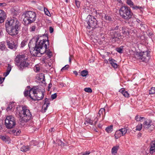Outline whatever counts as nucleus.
<instances>
[{
    "label": "nucleus",
    "mask_w": 155,
    "mask_h": 155,
    "mask_svg": "<svg viewBox=\"0 0 155 155\" xmlns=\"http://www.w3.org/2000/svg\"><path fill=\"white\" fill-rule=\"evenodd\" d=\"M88 74V71L86 70H83L81 72V75L83 77H85Z\"/></svg>",
    "instance_id": "nucleus-27"
},
{
    "label": "nucleus",
    "mask_w": 155,
    "mask_h": 155,
    "mask_svg": "<svg viewBox=\"0 0 155 155\" xmlns=\"http://www.w3.org/2000/svg\"><path fill=\"white\" fill-rule=\"evenodd\" d=\"M29 91L28 90L25 91L24 92V95L26 97L29 95Z\"/></svg>",
    "instance_id": "nucleus-48"
},
{
    "label": "nucleus",
    "mask_w": 155,
    "mask_h": 155,
    "mask_svg": "<svg viewBox=\"0 0 155 155\" xmlns=\"http://www.w3.org/2000/svg\"><path fill=\"white\" fill-rule=\"evenodd\" d=\"M150 51L147 50L145 51H142L136 54V57L140 61L147 62L150 58Z\"/></svg>",
    "instance_id": "nucleus-8"
},
{
    "label": "nucleus",
    "mask_w": 155,
    "mask_h": 155,
    "mask_svg": "<svg viewBox=\"0 0 155 155\" xmlns=\"http://www.w3.org/2000/svg\"><path fill=\"white\" fill-rule=\"evenodd\" d=\"M143 127V124H138L136 127V128L135 130L136 131H140Z\"/></svg>",
    "instance_id": "nucleus-25"
},
{
    "label": "nucleus",
    "mask_w": 155,
    "mask_h": 155,
    "mask_svg": "<svg viewBox=\"0 0 155 155\" xmlns=\"http://www.w3.org/2000/svg\"><path fill=\"white\" fill-rule=\"evenodd\" d=\"M57 97V93H54V94H52L51 96V97L52 99L54 100Z\"/></svg>",
    "instance_id": "nucleus-44"
},
{
    "label": "nucleus",
    "mask_w": 155,
    "mask_h": 155,
    "mask_svg": "<svg viewBox=\"0 0 155 155\" xmlns=\"http://www.w3.org/2000/svg\"><path fill=\"white\" fill-rule=\"evenodd\" d=\"M37 38H36L35 41V39L34 38H33L30 40L28 44V46H29V48H30L31 47L32 44V43L33 42V41H35V42L36 41H37L36 39Z\"/></svg>",
    "instance_id": "nucleus-28"
},
{
    "label": "nucleus",
    "mask_w": 155,
    "mask_h": 155,
    "mask_svg": "<svg viewBox=\"0 0 155 155\" xmlns=\"http://www.w3.org/2000/svg\"><path fill=\"white\" fill-rule=\"evenodd\" d=\"M7 45L8 48L11 49L15 50L17 47V44L14 42L13 39L12 38H8L6 40Z\"/></svg>",
    "instance_id": "nucleus-12"
},
{
    "label": "nucleus",
    "mask_w": 155,
    "mask_h": 155,
    "mask_svg": "<svg viewBox=\"0 0 155 155\" xmlns=\"http://www.w3.org/2000/svg\"><path fill=\"white\" fill-rule=\"evenodd\" d=\"M5 14L4 12L0 10V23L3 22L5 18Z\"/></svg>",
    "instance_id": "nucleus-17"
},
{
    "label": "nucleus",
    "mask_w": 155,
    "mask_h": 155,
    "mask_svg": "<svg viewBox=\"0 0 155 155\" xmlns=\"http://www.w3.org/2000/svg\"><path fill=\"white\" fill-rule=\"evenodd\" d=\"M42 36L37 38L35 41V46L34 49L30 51L31 54L35 57H41L46 51V49L49 47V42L47 37V39H42Z\"/></svg>",
    "instance_id": "nucleus-1"
},
{
    "label": "nucleus",
    "mask_w": 155,
    "mask_h": 155,
    "mask_svg": "<svg viewBox=\"0 0 155 155\" xmlns=\"http://www.w3.org/2000/svg\"><path fill=\"white\" fill-rule=\"evenodd\" d=\"M36 28V27L35 25H32L30 27L29 31L30 32H33L35 31Z\"/></svg>",
    "instance_id": "nucleus-32"
},
{
    "label": "nucleus",
    "mask_w": 155,
    "mask_h": 155,
    "mask_svg": "<svg viewBox=\"0 0 155 155\" xmlns=\"http://www.w3.org/2000/svg\"><path fill=\"white\" fill-rule=\"evenodd\" d=\"M20 24L16 18H12L8 19L5 22L6 30L12 36H15L18 33L20 29Z\"/></svg>",
    "instance_id": "nucleus-2"
},
{
    "label": "nucleus",
    "mask_w": 155,
    "mask_h": 155,
    "mask_svg": "<svg viewBox=\"0 0 155 155\" xmlns=\"http://www.w3.org/2000/svg\"><path fill=\"white\" fill-rule=\"evenodd\" d=\"M143 125V127L145 129L150 128V130H152L155 128L154 125L152 124L151 120L150 119L144 120Z\"/></svg>",
    "instance_id": "nucleus-11"
},
{
    "label": "nucleus",
    "mask_w": 155,
    "mask_h": 155,
    "mask_svg": "<svg viewBox=\"0 0 155 155\" xmlns=\"http://www.w3.org/2000/svg\"><path fill=\"white\" fill-rule=\"evenodd\" d=\"M108 61L111 64V66L113 67L114 68L116 69L117 68V61L112 58H110Z\"/></svg>",
    "instance_id": "nucleus-16"
},
{
    "label": "nucleus",
    "mask_w": 155,
    "mask_h": 155,
    "mask_svg": "<svg viewBox=\"0 0 155 155\" xmlns=\"http://www.w3.org/2000/svg\"><path fill=\"white\" fill-rule=\"evenodd\" d=\"M123 47L121 46L119 48H116V51L118 53H121L123 52L122 51Z\"/></svg>",
    "instance_id": "nucleus-34"
},
{
    "label": "nucleus",
    "mask_w": 155,
    "mask_h": 155,
    "mask_svg": "<svg viewBox=\"0 0 155 155\" xmlns=\"http://www.w3.org/2000/svg\"><path fill=\"white\" fill-rule=\"evenodd\" d=\"M45 103L44 104V105H43V107H42V109H43L44 108V112H45L46 110H47V108H48V107H44V106L45 105V104H46V102L47 101H48V99L47 98H46L45 99Z\"/></svg>",
    "instance_id": "nucleus-38"
},
{
    "label": "nucleus",
    "mask_w": 155,
    "mask_h": 155,
    "mask_svg": "<svg viewBox=\"0 0 155 155\" xmlns=\"http://www.w3.org/2000/svg\"><path fill=\"white\" fill-rule=\"evenodd\" d=\"M60 85H61V86L62 87H64V84H63V83H60Z\"/></svg>",
    "instance_id": "nucleus-64"
},
{
    "label": "nucleus",
    "mask_w": 155,
    "mask_h": 155,
    "mask_svg": "<svg viewBox=\"0 0 155 155\" xmlns=\"http://www.w3.org/2000/svg\"><path fill=\"white\" fill-rule=\"evenodd\" d=\"M44 92L36 87H34L29 91V97L34 100H40L44 97Z\"/></svg>",
    "instance_id": "nucleus-4"
},
{
    "label": "nucleus",
    "mask_w": 155,
    "mask_h": 155,
    "mask_svg": "<svg viewBox=\"0 0 155 155\" xmlns=\"http://www.w3.org/2000/svg\"><path fill=\"white\" fill-rule=\"evenodd\" d=\"M27 60L22 59L15 58V64L18 66L20 70H22L23 68L28 67L29 64L27 61Z\"/></svg>",
    "instance_id": "nucleus-10"
},
{
    "label": "nucleus",
    "mask_w": 155,
    "mask_h": 155,
    "mask_svg": "<svg viewBox=\"0 0 155 155\" xmlns=\"http://www.w3.org/2000/svg\"><path fill=\"white\" fill-rule=\"evenodd\" d=\"M76 5L78 8H79L80 6V2L79 1L75 0Z\"/></svg>",
    "instance_id": "nucleus-47"
},
{
    "label": "nucleus",
    "mask_w": 155,
    "mask_h": 155,
    "mask_svg": "<svg viewBox=\"0 0 155 155\" xmlns=\"http://www.w3.org/2000/svg\"><path fill=\"white\" fill-rule=\"evenodd\" d=\"M127 3L131 7L134 6V3L131 0H127Z\"/></svg>",
    "instance_id": "nucleus-33"
},
{
    "label": "nucleus",
    "mask_w": 155,
    "mask_h": 155,
    "mask_svg": "<svg viewBox=\"0 0 155 155\" xmlns=\"http://www.w3.org/2000/svg\"><path fill=\"white\" fill-rule=\"evenodd\" d=\"M104 18L105 19L109 21H111L112 20V18L111 17L106 15H105Z\"/></svg>",
    "instance_id": "nucleus-30"
},
{
    "label": "nucleus",
    "mask_w": 155,
    "mask_h": 155,
    "mask_svg": "<svg viewBox=\"0 0 155 155\" xmlns=\"http://www.w3.org/2000/svg\"><path fill=\"white\" fill-rule=\"evenodd\" d=\"M73 73L75 74L76 75H77L78 74V72H77V71H73Z\"/></svg>",
    "instance_id": "nucleus-59"
},
{
    "label": "nucleus",
    "mask_w": 155,
    "mask_h": 155,
    "mask_svg": "<svg viewBox=\"0 0 155 155\" xmlns=\"http://www.w3.org/2000/svg\"><path fill=\"white\" fill-rule=\"evenodd\" d=\"M133 8L134 9H140V10L141 11H142L141 9H142V8L140 6H135L133 7Z\"/></svg>",
    "instance_id": "nucleus-45"
},
{
    "label": "nucleus",
    "mask_w": 155,
    "mask_h": 155,
    "mask_svg": "<svg viewBox=\"0 0 155 155\" xmlns=\"http://www.w3.org/2000/svg\"><path fill=\"white\" fill-rule=\"evenodd\" d=\"M89 124L92 125L94 124L93 121L90 118H88L84 122V124L86 125L87 124Z\"/></svg>",
    "instance_id": "nucleus-26"
},
{
    "label": "nucleus",
    "mask_w": 155,
    "mask_h": 155,
    "mask_svg": "<svg viewBox=\"0 0 155 155\" xmlns=\"http://www.w3.org/2000/svg\"><path fill=\"white\" fill-rule=\"evenodd\" d=\"M118 146H114L111 150V153L113 154H115L117 153L118 150Z\"/></svg>",
    "instance_id": "nucleus-20"
},
{
    "label": "nucleus",
    "mask_w": 155,
    "mask_h": 155,
    "mask_svg": "<svg viewBox=\"0 0 155 155\" xmlns=\"http://www.w3.org/2000/svg\"><path fill=\"white\" fill-rule=\"evenodd\" d=\"M105 110L104 108H101L100 109L99 112L97 114V117H100L101 114H103V113L104 112V115H105Z\"/></svg>",
    "instance_id": "nucleus-23"
},
{
    "label": "nucleus",
    "mask_w": 155,
    "mask_h": 155,
    "mask_svg": "<svg viewBox=\"0 0 155 155\" xmlns=\"http://www.w3.org/2000/svg\"><path fill=\"white\" fill-rule=\"evenodd\" d=\"M97 21L94 17L92 15H89L87 18L86 22L87 24V28L92 29H94L98 26Z\"/></svg>",
    "instance_id": "nucleus-7"
},
{
    "label": "nucleus",
    "mask_w": 155,
    "mask_h": 155,
    "mask_svg": "<svg viewBox=\"0 0 155 155\" xmlns=\"http://www.w3.org/2000/svg\"><path fill=\"white\" fill-rule=\"evenodd\" d=\"M6 4L4 3H0V6H5Z\"/></svg>",
    "instance_id": "nucleus-57"
},
{
    "label": "nucleus",
    "mask_w": 155,
    "mask_h": 155,
    "mask_svg": "<svg viewBox=\"0 0 155 155\" xmlns=\"http://www.w3.org/2000/svg\"><path fill=\"white\" fill-rule=\"evenodd\" d=\"M105 130L108 133H111L113 131V125L108 126L106 128Z\"/></svg>",
    "instance_id": "nucleus-24"
},
{
    "label": "nucleus",
    "mask_w": 155,
    "mask_h": 155,
    "mask_svg": "<svg viewBox=\"0 0 155 155\" xmlns=\"http://www.w3.org/2000/svg\"><path fill=\"white\" fill-rule=\"evenodd\" d=\"M124 88H121L120 89L119 92H120L122 94L125 91Z\"/></svg>",
    "instance_id": "nucleus-53"
},
{
    "label": "nucleus",
    "mask_w": 155,
    "mask_h": 155,
    "mask_svg": "<svg viewBox=\"0 0 155 155\" xmlns=\"http://www.w3.org/2000/svg\"><path fill=\"white\" fill-rule=\"evenodd\" d=\"M90 153V152L89 151H86L84 153H82V155H89Z\"/></svg>",
    "instance_id": "nucleus-51"
},
{
    "label": "nucleus",
    "mask_w": 155,
    "mask_h": 155,
    "mask_svg": "<svg viewBox=\"0 0 155 155\" xmlns=\"http://www.w3.org/2000/svg\"><path fill=\"white\" fill-rule=\"evenodd\" d=\"M54 128H52L51 129V130H49L51 132H52V131H54Z\"/></svg>",
    "instance_id": "nucleus-63"
},
{
    "label": "nucleus",
    "mask_w": 155,
    "mask_h": 155,
    "mask_svg": "<svg viewBox=\"0 0 155 155\" xmlns=\"http://www.w3.org/2000/svg\"><path fill=\"white\" fill-rule=\"evenodd\" d=\"M155 93V87H152L149 90L150 94H153Z\"/></svg>",
    "instance_id": "nucleus-31"
},
{
    "label": "nucleus",
    "mask_w": 155,
    "mask_h": 155,
    "mask_svg": "<svg viewBox=\"0 0 155 155\" xmlns=\"http://www.w3.org/2000/svg\"><path fill=\"white\" fill-rule=\"evenodd\" d=\"M19 115L20 118L21 124L22 125H26V123L32 118L31 113L25 106L22 107V110L19 112Z\"/></svg>",
    "instance_id": "nucleus-3"
},
{
    "label": "nucleus",
    "mask_w": 155,
    "mask_h": 155,
    "mask_svg": "<svg viewBox=\"0 0 155 155\" xmlns=\"http://www.w3.org/2000/svg\"><path fill=\"white\" fill-rule=\"evenodd\" d=\"M123 34H126V35L127 36H126V35L125 36V37H127V36H128L129 35V33L128 32V31H126V30H123Z\"/></svg>",
    "instance_id": "nucleus-43"
},
{
    "label": "nucleus",
    "mask_w": 155,
    "mask_h": 155,
    "mask_svg": "<svg viewBox=\"0 0 155 155\" xmlns=\"http://www.w3.org/2000/svg\"><path fill=\"white\" fill-rule=\"evenodd\" d=\"M53 30H54V29H53V28H52V27H50L49 28V31H50V33H52L53 31Z\"/></svg>",
    "instance_id": "nucleus-56"
},
{
    "label": "nucleus",
    "mask_w": 155,
    "mask_h": 155,
    "mask_svg": "<svg viewBox=\"0 0 155 155\" xmlns=\"http://www.w3.org/2000/svg\"><path fill=\"white\" fill-rule=\"evenodd\" d=\"M30 54L29 52H26L23 55H18L16 58L22 59V60H28L30 56Z\"/></svg>",
    "instance_id": "nucleus-15"
},
{
    "label": "nucleus",
    "mask_w": 155,
    "mask_h": 155,
    "mask_svg": "<svg viewBox=\"0 0 155 155\" xmlns=\"http://www.w3.org/2000/svg\"><path fill=\"white\" fill-rule=\"evenodd\" d=\"M150 153H153L155 152V147L151 146L150 149Z\"/></svg>",
    "instance_id": "nucleus-39"
},
{
    "label": "nucleus",
    "mask_w": 155,
    "mask_h": 155,
    "mask_svg": "<svg viewBox=\"0 0 155 155\" xmlns=\"http://www.w3.org/2000/svg\"><path fill=\"white\" fill-rule=\"evenodd\" d=\"M110 34L113 39H115L117 41L121 39H123L124 36H122L119 31H115L114 30H111Z\"/></svg>",
    "instance_id": "nucleus-13"
},
{
    "label": "nucleus",
    "mask_w": 155,
    "mask_h": 155,
    "mask_svg": "<svg viewBox=\"0 0 155 155\" xmlns=\"http://www.w3.org/2000/svg\"><path fill=\"white\" fill-rule=\"evenodd\" d=\"M5 121L6 127L8 128H12L16 125L15 119L12 116H7Z\"/></svg>",
    "instance_id": "nucleus-9"
},
{
    "label": "nucleus",
    "mask_w": 155,
    "mask_h": 155,
    "mask_svg": "<svg viewBox=\"0 0 155 155\" xmlns=\"http://www.w3.org/2000/svg\"><path fill=\"white\" fill-rule=\"evenodd\" d=\"M29 147L28 146H23L21 148V150L23 152H25L29 150Z\"/></svg>",
    "instance_id": "nucleus-22"
},
{
    "label": "nucleus",
    "mask_w": 155,
    "mask_h": 155,
    "mask_svg": "<svg viewBox=\"0 0 155 155\" xmlns=\"http://www.w3.org/2000/svg\"><path fill=\"white\" fill-rule=\"evenodd\" d=\"M27 42L26 41L23 40V41L21 44V47H24L27 44Z\"/></svg>",
    "instance_id": "nucleus-35"
},
{
    "label": "nucleus",
    "mask_w": 155,
    "mask_h": 155,
    "mask_svg": "<svg viewBox=\"0 0 155 155\" xmlns=\"http://www.w3.org/2000/svg\"><path fill=\"white\" fill-rule=\"evenodd\" d=\"M25 17L23 21L25 25L31 24L34 22L36 19V13L32 11H27L25 13Z\"/></svg>",
    "instance_id": "nucleus-6"
},
{
    "label": "nucleus",
    "mask_w": 155,
    "mask_h": 155,
    "mask_svg": "<svg viewBox=\"0 0 155 155\" xmlns=\"http://www.w3.org/2000/svg\"><path fill=\"white\" fill-rule=\"evenodd\" d=\"M84 90L85 92L88 93H91L92 92V89L90 87L85 88Z\"/></svg>",
    "instance_id": "nucleus-36"
},
{
    "label": "nucleus",
    "mask_w": 155,
    "mask_h": 155,
    "mask_svg": "<svg viewBox=\"0 0 155 155\" xmlns=\"http://www.w3.org/2000/svg\"><path fill=\"white\" fill-rule=\"evenodd\" d=\"M35 71L36 72H38L40 70V68L39 67H38V66H36L34 68Z\"/></svg>",
    "instance_id": "nucleus-49"
},
{
    "label": "nucleus",
    "mask_w": 155,
    "mask_h": 155,
    "mask_svg": "<svg viewBox=\"0 0 155 155\" xmlns=\"http://www.w3.org/2000/svg\"><path fill=\"white\" fill-rule=\"evenodd\" d=\"M136 21L138 23H140V20L139 19H136Z\"/></svg>",
    "instance_id": "nucleus-62"
},
{
    "label": "nucleus",
    "mask_w": 155,
    "mask_h": 155,
    "mask_svg": "<svg viewBox=\"0 0 155 155\" xmlns=\"http://www.w3.org/2000/svg\"><path fill=\"white\" fill-rule=\"evenodd\" d=\"M12 104H9L8 107L7 108L6 110L7 111H9L12 108Z\"/></svg>",
    "instance_id": "nucleus-46"
},
{
    "label": "nucleus",
    "mask_w": 155,
    "mask_h": 155,
    "mask_svg": "<svg viewBox=\"0 0 155 155\" xmlns=\"http://www.w3.org/2000/svg\"><path fill=\"white\" fill-rule=\"evenodd\" d=\"M45 52L46 53V54L48 55V58H50L52 55V53L49 50H47L46 49V51Z\"/></svg>",
    "instance_id": "nucleus-29"
},
{
    "label": "nucleus",
    "mask_w": 155,
    "mask_h": 155,
    "mask_svg": "<svg viewBox=\"0 0 155 155\" xmlns=\"http://www.w3.org/2000/svg\"><path fill=\"white\" fill-rule=\"evenodd\" d=\"M118 26H116L115 28H113L111 30H114V31H119V30H118Z\"/></svg>",
    "instance_id": "nucleus-55"
},
{
    "label": "nucleus",
    "mask_w": 155,
    "mask_h": 155,
    "mask_svg": "<svg viewBox=\"0 0 155 155\" xmlns=\"http://www.w3.org/2000/svg\"><path fill=\"white\" fill-rule=\"evenodd\" d=\"M58 145L61 146H64V143L61 141V140L59 139L57 141Z\"/></svg>",
    "instance_id": "nucleus-37"
},
{
    "label": "nucleus",
    "mask_w": 155,
    "mask_h": 155,
    "mask_svg": "<svg viewBox=\"0 0 155 155\" xmlns=\"http://www.w3.org/2000/svg\"><path fill=\"white\" fill-rule=\"evenodd\" d=\"M135 119L137 121L142 122L145 120V118L143 117H140L139 115H137L135 117Z\"/></svg>",
    "instance_id": "nucleus-19"
},
{
    "label": "nucleus",
    "mask_w": 155,
    "mask_h": 155,
    "mask_svg": "<svg viewBox=\"0 0 155 155\" xmlns=\"http://www.w3.org/2000/svg\"><path fill=\"white\" fill-rule=\"evenodd\" d=\"M6 49L5 45V43L4 42H2L0 43V49L2 51H4Z\"/></svg>",
    "instance_id": "nucleus-21"
},
{
    "label": "nucleus",
    "mask_w": 155,
    "mask_h": 155,
    "mask_svg": "<svg viewBox=\"0 0 155 155\" xmlns=\"http://www.w3.org/2000/svg\"><path fill=\"white\" fill-rule=\"evenodd\" d=\"M100 117H97V116L94 119L95 122L94 123V125H95L96 124L98 120Z\"/></svg>",
    "instance_id": "nucleus-50"
},
{
    "label": "nucleus",
    "mask_w": 155,
    "mask_h": 155,
    "mask_svg": "<svg viewBox=\"0 0 155 155\" xmlns=\"http://www.w3.org/2000/svg\"><path fill=\"white\" fill-rule=\"evenodd\" d=\"M52 86V84H50L48 85L49 89Z\"/></svg>",
    "instance_id": "nucleus-60"
},
{
    "label": "nucleus",
    "mask_w": 155,
    "mask_h": 155,
    "mask_svg": "<svg viewBox=\"0 0 155 155\" xmlns=\"http://www.w3.org/2000/svg\"><path fill=\"white\" fill-rule=\"evenodd\" d=\"M127 129L124 128L120 129L118 130H117L115 134V137L116 139H117L120 137L124 136L127 133Z\"/></svg>",
    "instance_id": "nucleus-14"
},
{
    "label": "nucleus",
    "mask_w": 155,
    "mask_h": 155,
    "mask_svg": "<svg viewBox=\"0 0 155 155\" xmlns=\"http://www.w3.org/2000/svg\"><path fill=\"white\" fill-rule=\"evenodd\" d=\"M21 131L20 130L18 131L16 133L17 135H19L20 134V133Z\"/></svg>",
    "instance_id": "nucleus-61"
},
{
    "label": "nucleus",
    "mask_w": 155,
    "mask_h": 155,
    "mask_svg": "<svg viewBox=\"0 0 155 155\" xmlns=\"http://www.w3.org/2000/svg\"><path fill=\"white\" fill-rule=\"evenodd\" d=\"M1 138L2 140L5 141L6 138L5 136H2L1 137Z\"/></svg>",
    "instance_id": "nucleus-58"
},
{
    "label": "nucleus",
    "mask_w": 155,
    "mask_h": 155,
    "mask_svg": "<svg viewBox=\"0 0 155 155\" xmlns=\"http://www.w3.org/2000/svg\"><path fill=\"white\" fill-rule=\"evenodd\" d=\"M119 12L121 17L126 20H128L133 16L130 9L127 6H122L119 9Z\"/></svg>",
    "instance_id": "nucleus-5"
},
{
    "label": "nucleus",
    "mask_w": 155,
    "mask_h": 155,
    "mask_svg": "<svg viewBox=\"0 0 155 155\" xmlns=\"http://www.w3.org/2000/svg\"><path fill=\"white\" fill-rule=\"evenodd\" d=\"M150 146L155 147V141H153L151 143Z\"/></svg>",
    "instance_id": "nucleus-52"
},
{
    "label": "nucleus",
    "mask_w": 155,
    "mask_h": 155,
    "mask_svg": "<svg viewBox=\"0 0 155 155\" xmlns=\"http://www.w3.org/2000/svg\"><path fill=\"white\" fill-rule=\"evenodd\" d=\"M5 79V78H0V84H2V83L3 82Z\"/></svg>",
    "instance_id": "nucleus-54"
},
{
    "label": "nucleus",
    "mask_w": 155,
    "mask_h": 155,
    "mask_svg": "<svg viewBox=\"0 0 155 155\" xmlns=\"http://www.w3.org/2000/svg\"><path fill=\"white\" fill-rule=\"evenodd\" d=\"M44 10V12H45V14L46 15H47L49 16H51V14H50L49 11L48 10L47 8H45Z\"/></svg>",
    "instance_id": "nucleus-40"
},
{
    "label": "nucleus",
    "mask_w": 155,
    "mask_h": 155,
    "mask_svg": "<svg viewBox=\"0 0 155 155\" xmlns=\"http://www.w3.org/2000/svg\"><path fill=\"white\" fill-rule=\"evenodd\" d=\"M12 66L10 64H8L7 66L6 72L4 73L3 75V76H4L5 77H6L8 75L12 70Z\"/></svg>",
    "instance_id": "nucleus-18"
},
{
    "label": "nucleus",
    "mask_w": 155,
    "mask_h": 155,
    "mask_svg": "<svg viewBox=\"0 0 155 155\" xmlns=\"http://www.w3.org/2000/svg\"><path fill=\"white\" fill-rule=\"evenodd\" d=\"M122 94L125 97H129V94L127 91H125Z\"/></svg>",
    "instance_id": "nucleus-42"
},
{
    "label": "nucleus",
    "mask_w": 155,
    "mask_h": 155,
    "mask_svg": "<svg viewBox=\"0 0 155 155\" xmlns=\"http://www.w3.org/2000/svg\"><path fill=\"white\" fill-rule=\"evenodd\" d=\"M68 65L67 64L61 68V71H63L65 70H67L68 69Z\"/></svg>",
    "instance_id": "nucleus-41"
}]
</instances>
